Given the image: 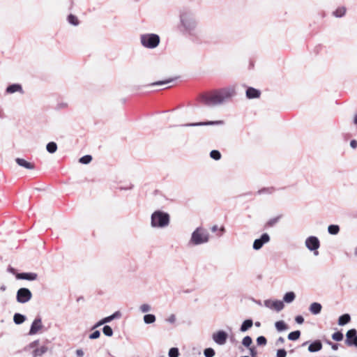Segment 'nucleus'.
Instances as JSON below:
<instances>
[{"label":"nucleus","mask_w":357,"mask_h":357,"mask_svg":"<svg viewBox=\"0 0 357 357\" xmlns=\"http://www.w3.org/2000/svg\"><path fill=\"white\" fill-rule=\"evenodd\" d=\"M235 94L233 88H224L202 96V100L207 106H215L222 104Z\"/></svg>","instance_id":"nucleus-1"},{"label":"nucleus","mask_w":357,"mask_h":357,"mask_svg":"<svg viewBox=\"0 0 357 357\" xmlns=\"http://www.w3.org/2000/svg\"><path fill=\"white\" fill-rule=\"evenodd\" d=\"M179 29L182 32L192 34L195 31L197 22L192 10L186 8L181 10L179 14Z\"/></svg>","instance_id":"nucleus-2"},{"label":"nucleus","mask_w":357,"mask_h":357,"mask_svg":"<svg viewBox=\"0 0 357 357\" xmlns=\"http://www.w3.org/2000/svg\"><path fill=\"white\" fill-rule=\"evenodd\" d=\"M169 223L168 213L156 211L151 215V226L153 227H165Z\"/></svg>","instance_id":"nucleus-3"},{"label":"nucleus","mask_w":357,"mask_h":357,"mask_svg":"<svg viewBox=\"0 0 357 357\" xmlns=\"http://www.w3.org/2000/svg\"><path fill=\"white\" fill-rule=\"evenodd\" d=\"M160 37L155 33H145L140 36V43L146 48H155L160 43Z\"/></svg>","instance_id":"nucleus-4"},{"label":"nucleus","mask_w":357,"mask_h":357,"mask_svg":"<svg viewBox=\"0 0 357 357\" xmlns=\"http://www.w3.org/2000/svg\"><path fill=\"white\" fill-rule=\"evenodd\" d=\"M209 234L202 227L197 228L192 234L191 242L194 245H199L208 241Z\"/></svg>","instance_id":"nucleus-5"},{"label":"nucleus","mask_w":357,"mask_h":357,"mask_svg":"<svg viewBox=\"0 0 357 357\" xmlns=\"http://www.w3.org/2000/svg\"><path fill=\"white\" fill-rule=\"evenodd\" d=\"M32 294L27 288H20L17 291L16 298L17 301L20 303H25L31 300Z\"/></svg>","instance_id":"nucleus-6"},{"label":"nucleus","mask_w":357,"mask_h":357,"mask_svg":"<svg viewBox=\"0 0 357 357\" xmlns=\"http://www.w3.org/2000/svg\"><path fill=\"white\" fill-rule=\"evenodd\" d=\"M345 344L348 347H357V331L355 328L349 330L346 333Z\"/></svg>","instance_id":"nucleus-7"},{"label":"nucleus","mask_w":357,"mask_h":357,"mask_svg":"<svg viewBox=\"0 0 357 357\" xmlns=\"http://www.w3.org/2000/svg\"><path fill=\"white\" fill-rule=\"evenodd\" d=\"M306 247L312 251H315L314 255H318L317 250L319 248L320 243L319 239L315 236H310L305 241Z\"/></svg>","instance_id":"nucleus-8"},{"label":"nucleus","mask_w":357,"mask_h":357,"mask_svg":"<svg viewBox=\"0 0 357 357\" xmlns=\"http://www.w3.org/2000/svg\"><path fill=\"white\" fill-rule=\"evenodd\" d=\"M264 303L266 307L275 310L277 312L281 311L284 307L283 302L281 301H278V300L272 301V300L268 299V300H265Z\"/></svg>","instance_id":"nucleus-9"},{"label":"nucleus","mask_w":357,"mask_h":357,"mask_svg":"<svg viewBox=\"0 0 357 357\" xmlns=\"http://www.w3.org/2000/svg\"><path fill=\"white\" fill-rule=\"evenodd\" d=\"M228 335L224 331H219L213 334V340L219 345H223L226 343Z\"/></svg>","instance_id":"nucleus-10"},{"label":"nucleus","mask_w":357,"mask_h":357,"mask_svg":"<svg viewBox=\"0 0 357 357\" xmlns=\"http://www.w3.org/2000/svg\"><path fill=\"white\" fill-rule=\"evenodd\" d=\"M270 241V237L268 234H263L258 239L255 240L253 243V249L258 250L264 245V243Z\"/></svg>","instance_id":"nucleus-11"},{"label":"nucleus","mask_w":357,"mask_h":357,"mask_svg":"<svg viewBox=\"0 0 357 357\" xmlns=\"http://www.w3.org/2000/svg\"><path fill=\"white\" fill-rule=\"evenodd\" d=\"M43 328L42 320L40 317H37L33 321L29 335L36 334Z\"/></svg>","instance_id":"nucleus-12"},{"label":"nucleus","mask_w":357,"mask_h":357,"mask_svg":"<svg viewBox=\"0 0 357 357\" xmlns=\"http://www.w3.org/2000/svg\"><path fill=\"white\" fill-rule=\"evenodd\" d=\"M223 121H209L205 122H198V123H191L183 125L184 126L188 127H195V126H218V125H223Z\"/></svg>","instance_id":"nucleus-13"},{"label":"nucleus","mask_w":357,"mask_h":357,"mask_svg":"<svg viewBox=\"0 0 357 357\" xmlns=\"http://www.w3.org/2000/svg\"><path fill=\"white\" fill-rule=\"evenodd\" d=\"M15 161L18 165L28 169H32L35 167L33 162L27 160L24 158H16Z\"/></svg>","instance_id":"nucleus-14"},{"label":"nucleus","mask_w":357,"mask_h":357,"mask_svg":"<svg viewBox=\"0 0 357 357\" xmlns=\"http://www.w3.org/2000/svg\"><path fill=\"white\" fill-rule=\"evenodd\" d=\"M38 275L35 273H17L16 278L19 280H35L37 279Z\"/></svg>","instance_id":"nucleus-15"},{"label":"nucleus","mask_w":357,"mask_h":357,"mask_svg":"<svg viewBox=\"0 0 357 357\" xmlns=\"http://www.w3.org/2000/svg\"><path fill=\"white\" fill-rule=\"evenodd\" d=\"M261 95V91L253 87H248L246 90V97L248 99L258 98Z\"/></svg>","instance_id":"nucleus-16"},{"label":"nucleus","mask_w":357,"mask_h":357,"mask_svg":"<svg viewBox=\"0 0 357 357\" xmlns=\"http://www.w3.org/2000/svg\"><path fill=\"white\" fill-rule=\"evenodd\" d=\"M7 93H14L15 92H20V93H24V91L22 87L19 84H13L9 85L6 90Z\"/></svg>","instance_id":"nucleus-17"},{"label":"nucleus","mask_w":357,"mask_h":357,"mask_svg":"<svg viewBox=\"0 0 357 357\" xmlns=\"http://www.w3.org/2000/svg\"><path fill=\"white\" fill-rule=\"evenodd\" d=\"M322 349V343L320 340H315L311 343L308 347V351L310 352H317Z\"/></svg>","instance_id":"nucleus-18"},{"label":"nucleus","mask_w":357,"mask_h":357,"mask_svg":"<svg viewBox=\"0 0 357 357\" xmlns=\"http://www.w3.org/2000/svg\"><path fill=\"white\" fill-rule=\"evenodd\" d=\"M321 308L322 306L320 303L314 302L310 305L309 310L313 314H318L321 312Z\"/></svg>","instance_id":"nucleus-19"},{"label":"nucleus","mask_w":357,"mask_h":357,"mask_svg":"<svg viewBox=\"0 0 357 357\" xmlns=\"http://www.w3.org/2000/svg\"><path fill=\"white\" fill-rule=\"evenodd\" d=\"M47 347L46 346H42L40 348H36L33 352L32 356L33 357H38L43 355L47 351Z\"/></svg>","instance_id":"nucleus-20"},{"label":"nucleus","mask_w":357,"mask_h":357,"mask_svg":"<svg viewBox=\"0 0 357 357\" xmlns=\"http://www.w3.org/2000/svg\"><path fill=\"white\" fill-rule=\"evenodd\" d=\"M351 321V317L349 314H344L338 319V324L340 326H344Z\"/></svg>","instance_id":"nucleus-21"},{"label":"nucleus","mask_w":357,"mask_h":357,"mask_svg":"<svg viewBox=\"0 0 357 357\" xmlns=\"http://www.w3.org/2000/svg\"><path fill=\"white\" fill-rule=\"evenodd\" d=\"M253 325V321L252 319H246L245 320L241 326L240 331L241 332H245L249 328H250Z\"/></svg>","instance_id":"nucleus-22"},{"label":"nucleus","mask_w":357,"mask_h":357,"mask_svg":"<svg viewBox=\"0 0 357 357\" xmlns=\"http://www.w3.org/2000/svg\"><path fill=\"white\" fill-rule=\"evenodd\" d=\"M275 328L278 331L281 332L288 329L287 325L284 321H278L275 323Z\"/></svg>","instance_id":"nucleus-23"},{"label":"nucleus","mask_w":357,"mask_h":357,"mask_svg":"<svg viewBox=\"0 0 357 357\" xmlns=\"http://www.w3.org/2000/svg\"><path fill=\"white\" fill-rule=\"evenodd\" d=\"M296 298V295L293 291L287 292L284 294L283 297V301L285 303H290L294 301Z\"/></svg>","instance_id":"nucleus-24"},{"label":"nucleus","mask_w":357,"mask_h":357,"mask_svg":"<svg viewBox=\"0 0 357 357\" xmlns=\"http://www.w3.org/2000/svg\"><path fill=\"white\" fill-rule=\"evenodd\" d=\"M26 320V317L20 313H15L13 317V321L16 324H21Z\"/></svg>","instance_id":"nucleus-25"},{"label":"nucleus","mask_w":357,"mask_h":357,"mask_svg":"<svg viewBox=\"0 0 357 357\" xmlns=\"http://www.w3.org/2000/svg\"><path fill=\"white\" fill-rule=\"evenodd\" d=\"M46 149L48 153L53 154L57 150V144L54 142H49L46 146Z\"/></svg>","instance_id":"nucleus-26"},{"label":"nucleus","mask_w":357,"mask_h":357,"mask_svg":"<svg viewBox=\"0 0 357 357\" xmlns=\"http://www.w3.org/2000/svg\"><path fill=\"white\" fill-rule=\"evenodd\" d=\"M144 321L146 324H153L155 321V316L152 314H148L144 316Z\"/></svg>","instance_id":"nucleus-27"},{"label":"nucleus","mask_w":357,"mask_h":357,"mask_svg":"<svg viewBox=\"0 0 357 357\" xmlns=\"http://www.w3.org/2000/svg\"><path fill=\"white\" fill-rule=\"evenodd\" d=\"M346 8L344 7H339L334 12L333 15L336 17H341L345 15Z\"/></svg>","instance_id":"nucleus-28"},{"label":"nucleus","mask_w":357,"mask_h":357,"mask_svg":"<svg viewBox=\"0 0 357 357\" xmlns=\"http://www.w3.org/2000/svg\"><path fill=\"white\" fill-rule=\"evenodd\" d=\"M328 231L329 234L332 235L337 234L340 231V227L338 225H331L328 227Z\"/></svg>","instance_id":"nucleus-29"},{"label":"nucleus","mask_w":357,"mask_h":357,"mask_svg":"<svg viewBox=\"0 0 357 357\" xmlns=\"http://www.w3.org/2000/svg\"><path fill=\"white\" fill-rule=\"evenodd\" d=\"M301 336V331H295L293 332H291L288 335V339L291 341H294L298 340Z\"/></svg>","instance_id":"nucleus-30"},{"label":"nucleus","mask_w":357,"mask_h":357,"mask_svg":"<svg viewBox=\"0 0 357 357\" xmlns=\"http://www.w3.org/2000/svg\"><path fill=\"white\" fill-rule=\"evenodd\" d=\"M281 217H282V215H278V216H277L275 218L270 219L266 222L265 227H271L274 226L279 221V220L281 218Z\"/></svg>","instance_id":"nucleus-31"},{"label":"nucleus","mask_w":357,"mask_h":357,"mask_svg":"<svg viewBox=\"0 0 357 357\" xmlns=\"http://www.w3.org/2000/svg\"><path fill=\"white\" fill-rule=\"evenodd\" d=\"M68 22L70 24H73L74 26H77L79 24V21H78L77 17L73 15H72V14L68 15Z\"/></svg>","instance_id":"nucleus-32"},{"label":"nucleus","mask_w":357,"mask_h":357,"mask_svg":"<svg viewBox=\"0 0 357 357\" xmlns=\"http://www.w3.org/2000/svg\"><path fill=\"white\" fill-rule=\"evenodd\" d=\"M103 333L108 337H111L113 335L112 328L109 326H105L102 328Z\"/></svg>","instance_id":"nucleus-33"},{"label":"nucleus","mask_w":357,"mask_h":357,"mask_svg":"<svg viewBox=\"0 0 357 357\" xmlns=\"http://www.w3.org/2000/svg\"><path fill=\"white\" fill-rule=\"evenodd\" d=\"M252 340L250 336H245L242 340V344L245 347H250V346L252 344Z\"/></svg>","instance_id":"nucleus-34"},{"label":"nucleus","mask_w":357,"mask_h":357,"mask_svg":"<svg viewBox=\"0 0 357 357\" xmlns=\"http://www.w3.org/2000/svg\"><path fill=\"white\" fill-rule=\"evenodd\" d=\"M179 351L176 347H172L169 351V357H178Z\"/></svg>","instance_id":"nucleus-35"},{"label":"nucleus","mask_w":357,"mask_h":357,"mask_svg":"<svg viewBox=\"0 0 357 357\" xmlns=\"http://www.w3.org/2000/svg\"><path fill=\"white\" fill-rule=\"evenodd\" d=\"M332 338L337 342L341 341L343 339V334L340 331L335 332L332 335Z\"/></svg>","instance_id":"nucleus-36"},{"label":"nucleus","mask_w":357,"mask_h":357,"mask_svg":"<svg viewBox=\"0 0 357 357\" xmlns=\"http://www.w3.org/2000/svg\"><path fill=\"white\" fill-rule=\"evenodd\" d=\"M173 80H174V79H166L164 81H158V82L152 83L151 85V86H162L166 84H169V83L172 82Z\"/></svg>","instance_id":"nucleus-37"},{"label":"nucleus","mask_w":357,"mask_h":357,"mask_svg":"<svg viewBox=\"0 0 357 357\" xmlns=\"http://www.w3.org/2000/svg\"><path fill=\"white\" fill-rule=\"evenodd\" d=\"M204 354L206 357H213L215 351L212 348H207L204 350Z\"/></svg>","instance_id":"nucleus-38"},{"label":"nucleus","mask_w":357,"mask_h":357,"mask_svg":"<svg viewBox=\"0 0 357 357\" xmlns=\"http://www.w3.org/2000/svg\"><path fill=\"white\" fill-rule=\"evenodd\" d=\"M257 343L258 345H266L267 343L266 338L264 336H259L257 338Z\"/></svg>","instance_id":"nucleus-39"},{"label":"nucleus","mask_w":357,"mask_h":357,"mask_svg":"<svg viewBox=\"0 0 357 357\" xmlns=\"http://www.w3.org/2000/svg\"><path fill=\"white\" fill-rule=\"evenodd\" d=\"M139 308L143 313L148 312L151 310V306L149 304H142Z\"/></svg>","instance_id":"nucleus-40"},{"label":"nucleus","mask_w":357,"mask_h":357,"mask_svg":"<svg viewBox=\"0 0 357 357\" xmlns=\"http://www.w3.org/2000/svg\"><path fill=\"white\" fill-rule=\"evenodd\" d=\"M274 191L273 188H265L258 191V194H262L264 192L271 194Z\"/></svg>","instance_id":"nucleus-41"},{"label":"nucleus","mask_w":357,"mask_h":357,"mask_svg":"<svg viewBox=\"0 0 357 357\" xmlns=\"http://www.w3.org/2000/svg\"><path fill=\"white\" fill-rule=\"evenodd\" d=\"M277 357H286L287 356V351L284 349H280L277 351L276 354Z\"/></svg>","instance_id":"nucleus-42"},{"label":"nucleus","mask_w":357,"mask_h":357,"mask_svg":"<svg viewBox=\"0 0 357 357\" xmlns=\"http://www.w3.org/2000/svg\"><path fill=\"white\" fill-rule=\"evenodd\" d=\"M93 158H79V162L82 164H89L91 162Z\"/></svg>","instance_id":"nucleus-43"},{"label":"nucleus","mask_w":357,"mask_h":357,"mask_svg":"<svg viewBox=\"0 0 357 357\" xmlns=\"http://www.w3.org/2000/svg\"><path fill=\"white\" fill-rule=\"evenodd\" d=\"M100 333L99 331H95L94 332H93L90 335H89V338L90 339H97L100 337Z\"/></svg>","instance_id":"nucleus-44"},{"label":"nucleus","mask_w":357,"mask_h":357,"mask_svg":"<svg viewBox=\"0 0 357 357\" xmlns=\"http://www.w3.org/2000/svg\"><path fill=\"white\" fill-rule=\"evenodd\" d=\"M39 344V340H35L32 342H31L26 348L25 349H26L27 348H29V349H34L36 348Z\"/></svg>","instance_id":"nucleus-45"},{"label":"nucleus","mask_w":357,"mask_h":357,"mask_svg":"<svg viewBox=\"0 0 357 357\" xmlns=\"http://www.w3.org/2000/svg\"><path fill=\"white\" fill-rule=\"evenodd\" d=\"M295 321H296V323L301 324L304 322V318L302 316L298 315L296 317Z\"/></svg>","instance_id":"nucleus-46"},{"label":"nucleus","mask_w":357,"mask_h":357,"mask_svg":"<svg viewBox=\"0 0 357 357\" xmlns=\"http://www.w3.org/2000/svg\"><path fill=\"white\" fill-rule=\"evenodd\" d=\"M210 156H221L220 152L218 150H213L210 153Z\"/></svg>","instance_id":"nucleus-47"},{"label":"nucleus","mask_w":357,"mask_h":357,"mask_svg":"<svg viewBox=\"0 0 357 357\" xmlns=\"http://www.w3.org/2000/svg\"><path fill=\"white\" fill-rule=\"evenodd\" d=\"M112 317V319L120 318L121 316V314L119 311L115 312L113 314L111 315Z\"/></svg>","instance_id":"nucleus-48"},{"label":"nucleus","mask_w":357,"mask_h":357,"mask_svg":"<svg viewBox=\"0 0 357 357\" xmlns=\"http://www.w3.org/2000/svg\"><path fill=\"white\" fill-rule=\"evenodd\" d=\"M250 353L252 357H256L257 354L255 347L250 348Z\"/></svg>","instance_id":"nucleus-49"},{"label":"nucleus","mask_w":357,"mask_h":357,"mask_svg":"<svg viewBox=\"0 0 357 357\" xmlns=\"http://www.w3.org/2000/svg\"><path fill=\"white\" fill-rule=\"evenodd\" d=\"M284 342V337H280L277 340H276V342H275V344L277 346H279L281 344H283Z\"/></svg>","instance_id":"nucleus-50"},{"label":"nucleus","mask_w":357,"mask_h":357,"mask_svg":"<svg viewBox=\"0 0 357 357\" xmlns=\"http://www.w3.org/2000/svg\"><path fill=\"white\" fill-rule=\"evenodd\" d=\"M167 321L169 322V323H174L175 321H176V317L174 314H171L169 318L167 319Z\"/></svg>","instance_id":"nucleus-51"},{"label":"nucleus","mask_w":357,"mask_h":357,"mask_svg":"<svg viewBox=\"0 0 357 357\" xmlns=\"http://www.w3.org/2000/svg\"><path fill=\"white\" fill-rule=\"evenodd\" d=\"M350 146L352 149L357 148V141L355 139H353L350 142Z\"/></svg>","instance_id":"nucleus-52"},{"label":"nucleus","mask_w":357,"mask_h":357,"mask_svg":"<svg viewBox=\"0 0 357 357\" xmlns=\"http://www.w3.org/2000/svg\"><path fill=\"white\" fill-rule=\"evenodd\" d=\"M102 320H103L104 324H106V323L110 322L113 319H112V316L110 315L109 317H105L104 319H102Z\"/></svg>","instance_id":"nucleus-53"},{"label":"nucleus","mask_w":357,"mask_h":357,"mask_svg":"<svg viewBox=\"0 0 357 357\" xmlns=\"http://www.w3.org/2000/svg\"><path fill=\"white\" fill-rule=\"evenodd\" d=\"M76 354L78 357H83L84 351L82 349H77Z\"/></svg>","instance_id":"nucleus-54"},{"label":"nucleus","mask_w":357,"mask_h":357,"mask_svg":"<svg viewBox=\"0 0 357 357\" xmlns=\"http://www.w3.org/2000/svg\"><path fill=\"white\" fill-rule=\"evenodd\" d=\"M328 344H331V348L333 350H337L338 349V346H339L338 344L332 343L331 342H329Z\"/></svg>","instance_id":"nucleus-55"},{"label":"nucleus","mask_w":357,"mask_h":357,"mask_svg":"<svg viewBox=\"0 0 357 357\" xmlns=\"http://www.w3.org/2000/svg\"><path fill=\"white\" fill-rule=\"evenodd\" d=\"M105 324L104 322H103V320L101 319L100 321H98L94 326H93V328H97L98 326H100L102 325Z\"/></svg>","instance_id":"nucleus-56"},{"label":"nucleus","mask_w":357,"mask_h":357,"mask_svg":"<svg viewBox=\"0 0 357 357\" xmlns=\"http://www.w3.org/2000/svg\"><path fill=\"white\" fill-rule=\"evenodd\" d=\"M8 271L13 274H15V269L11 266H8Z\"/></svg>","instance_id":"nucleus-57"},{"label":"nucleus","mask_w":357,"mask_h":357,"mask_svg":"<svg viewBox=\"0 0 357 357\" xmlns=\"http://www.w3.org/2000/svg\"><path fill=\"white\" fill-rule=\"evenodd\" d=\"M218 226H217V225H213V226L211 227V231H212L213 232H215V231H216L218 230Z\"/></svg>","instance_id":"nucleus-58"},{"label":"nucleus","mask_w":357,"mask_h":357,"mask_svg":"<svg viewBox=\"0 0 357 357\" xmlns=\"http://www.w3.org/2000/svg\"><path fill=\"white\" fill-rule=\"evenodd\" d=\"M354 124L357 125V114H356L354 116Z\"/></svg>","instance_id":"nucleus-59"},{"label":"nucleus","mask_w":357,"mask_h":357,"mask_svg":"<svg viewBox=\"0 0 357 357\" xmlns=\"http://www.w3.org/2000/svg\"><path fill=\"white\" fill-rule=\"evenodd\" d=\"M354 255L357 257V247L355 248Z\"/></svg>","instance_id":"nucleus-60"},{"label":"nucleus","mask_w":357,"mask_h":357,"mask_svg":"<svg viewBox=\"0 0 357 357\" xmlns=\"http://www.w3.org/2000/svg\"><path fill=\"white\" fill-rule=\"evenodd\" d=\"M220 230L222 232H224V231H225V228H224V227H220Z\"/></svg>","instance_id":"nucleus-61"},{"label":"nucleus","mask_w":357,"mask_h":357,"mask_svg":"<svg viewBox=\"0 0 357 357\" xmlns=\"http://www.w3.org/2000/svg\"><path fill=\"white\" fill-rule=\"evenodd\" d=\"M255 326H260V323L259 322H256L255 323Z\"/></svg>","instance_id":"nucleus-62"},{"label":"nucleus","mask_w":357,"mask_h":357,"mask_svg":"<svg viewBox=\"0 0 357 357\" xmlns=\"http://www.w3.org/2000/svg\"><path fill=\"white\" fill-rule=\"evenodd\" d=\"M5 289H6V288H5V287H3V286L1 287V290H5Z\"/></svg>","instance_id":"nucleus-63"},{"label":"nucleus","mask_w":357,"mask_h":357,"mask_svg":"<svg viewBox=\"0 0 357 357\" xmlns=\"http://www.w3.org/2000/svg\"><path fill=\"white\" fill-rule=\"evenodd\" d=\"M213 158L217 160H219L220 158L215 157V158Z\"/></svg>","instance_id":"nucleus-64"}]
</instances>
